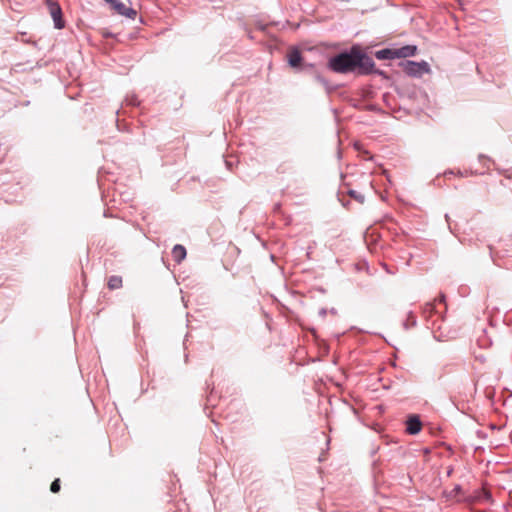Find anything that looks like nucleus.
<instances>
[{
  "label": "nucleus",
  "mask_w": 512,
  "mask_h": 512,
  "mask_svg": "<svg viewBox=\"0 0 512 512\" xmlns=\"http://www.w3.org/2000/svg\"><path fill=\"white\" fill-rule=\"evenodd\" d=\"M327 67L339 74L367 76L374 70V61L359 44H354L349 49L330 57Z\"/></svg>",
  "instance_id": "obj_1"
},
{
  "label": "nucleus",
  "mask_w": 512,
  "mask_h": 512,
  "mask_svg": "<svg viewBox=\"0 0 512 512\" xmlns=\"http://www.w3.org/2000/svg\"><path fill=\"white\" fill-rule=\"evenodd\" d=\"M403 71L411 77H422L430 71V66L427 62H415L411 60H403L399 63Z\"/></svg>",
  "instance_id": "obj_2"
},
{
  "label": "nucleus",
  "mask_w": 512,
  "mask_h": 512,
  "mask_svg": "<svg viewBox=\"0 0 512 512\" xmlns=\"http://www.w3.org/2000/svg\"><path fill=\"white\" fill-rule=\"evenodd\" d=\"M47 8L50 16L53 19L54 27L56 29H62L65 27V21L63 19L62 8L60 5L52 0H47Z\"/></svg>",
  "instance_id": "obj_3"
},
{
  "label": "nucleus",
  "mask_w": 512,
  "mask_h": 512,
  "mask_svg": "<svg viewBox=\"0 0 512 512\" xmlns=\"http://www.w3.org/2000/svg\"><path fill=\"white\" fill-rule=\"evenodd\" d=\"M422 422L416 414H411L406 420V432L410 435H416L421 431Z\"/></svg>",
  "instance_id": "obj_4"
},
{
  "label": "nucleus",
  "mask_w": 512,
  "mask_h": 512,
  "mask_svg": "<svg viewBox=\"0 0 512 512\" xmlns=\"http://www.w3.org/2000/svg\"><path fill=\"white\" fill-rule=\"evenodd\" d=\"M287 60L292 68H299L303 60L301 51L297 47H293L287 54Z\"/></svg>",
  "instance_id": "obj_5"
},
{
  "label": "nucleus",
  "mask_w": 512,
  "mask_h": 512,
  "mask_svg": "<svg viewBox=\"0 0 512 512\" xmlns=\"http://www.w3.org/2000/svg\"><path fill=\"white\" fill-rule=\"evenodd\" d=\"M115 11L121 15V16H125L127 18H130V19H134L137 15V12L135 9L131 8V7H127L124 3L122 2H119L116 4L115 6Z\"/></svg>",
  "instance_id": "obj_6"
},
{
  "label": "nucleus",
  "mask_w": 512,
  "mask_h": 512,
  "mask_svg": "<svg viewBox=\"0 0 512 512\" xmlns=\"http://www.w3.org/2000/svg\"><path fill=\"white\" fill-rule=\"evenodd\" d=\"M417 51V47L414 45H405L400 48L396 49V57L397 59L400 58H407L414 56Z\"/></svg>",
  "instance_id": "obj_7"
},
{
  "label": "nucleus",
  "mask_w": 512,
  "mask_h": 512,
  "mask_svg": "<svg viewBox=\"0 0 512 512\" xmlns=\"http://www.w3.org/2000/svg\"><path fill=\"white\" fill-rule=\"evenodd\" d=\"M375 57L379 60H392L397 59L396 49L384 48L375 52Z\"/></svg>",
  "instance_id": "obj_8"
},
{
  "label": "nucleus",
  "mask_w": 512,
  "mask_h": 512,
  "mask_svg": "<svg viewBox=\"0 0 512 512\" xmlns=\"http://www.w3.org/2000/svg\"><path fill=\"white\" fill-rule=\"evenodd\" d=\"M173 259L180 263L186 257V249L180 244H176L172 249Z\"/></svg>",
  "instance_id": "obj_9"
},
{
  "label": "nucleus",
  "mask_w": 512,
  "mask_h": 512,
  "mask_svg": "<svg viewBox=\"0 0 512 512\" xmlns=\"http://www.w3.org/2000/svg\"><path fill=\"white\" fill-rule=\"evenodd\" d=\"M314 79L323 85V87L325 88V90L328 94L332 93L335 90V86L331 85L330 82L325 77H323L320 73L315 72Z\"/></svg>",
  "instance_id": "obj_10"
},
{
  "label": "nucleus",
  "mask_w": 512,
  "mask_h": 512,
  "mask_svg": "<svg viewBox=\"0 0 512 512\" xmlns=\"http://www.w3.org/2000/svg\"><path fill=\"white\" fill-rule=\"evenodd\" d=\"M122 286V278L120 276L113 275L108 280V287L110 289H118Z\"/></svg>",
  "instance_id": "obj_11"
},
{
  "label": "nucleus",
  "mask_w": 512,
  "mask_h": 512,
  "mask_svg": "<svg viewBox=\"0 0 512 512\" xmlns=\"http://www.w3.org/2000/svg\"><path fill=\"white\" fill-rule=\"evenodd\" d=\"M417 321L416 317L414 316L413 312L410 311L407 315L406 321L403 323V326L405 329H409L410 327L416 326Z\"/></svg>",
  "instance_id": "obj_12"
},
{
  "label": "nucleus",
  "mask_w": 512,
  "mask_h": 512,
  "mask_svg": "<svg viewBox=\"0 0 512 512\" xmlns=\"http://www.w3.org/2000/svg\"><path fill=\"white\" fill-rule=\"evenodd\" d=\"M434 313H438L436 311L435 303H426L423 308V314L425 317L431 316Z\"/></svg>",
  "instance_id": "obj_13"
},
{
  "label": "nucleus",
  "mask_w": 512,
  "mask_h": 512,
  "mask_svg": "<svg viewBox=\"0 0 512 512\" xmlns=\"http://www.w3.org/2000/svg\"><path fill=\"white\" fill-rule=\"evenodd\" d=\"M348 194L354 198L355 200H357L358 202L360 203H363L364 202V195H362L361 193L357 192L356 190H349L348 191Z\"/></svg>",
  "instance_id": "obj_14"
},
{
  "label": "nucleus",
  "mask_w": 512,
  "mask_h": 512,
  "mask_svg": "<svg viewBox=\"0 0 512 512\" xmlns=\"http://www.w3.org/2000/svg\"><path fill=\"white\" fill-rule=\"evenodd\" d=\"M50 490L52 493H57L60 490V479H55L50 486Z\"/></svg>",
  "instance_id": "obj_15"
},
{
  "label": "nucleus",
  "mask_w": 512,
  "mask_h": 512,
  "mask_svg": "<svg viewBox=\"0 0 512 512\" xmlns=\"http://www.w3.org/2000/svg\"><path fill=\"white\" fill-rule=\"evenodd\" d=\"M371 74H377V75H379V76H381V77H383L385 79L389 78L385 71L380 70V69H376L375 67H374V70L371 72Z\"/></svg>",
  "instance_id": "obj_16"
},
{
  "label": "nucleus",
  "mask_w": 512,
  "mask_h": 512,
  "mask_svg": "<svg viewBox=\"0 0 512 512\" xmlns=\"http://www.w3.org/2000/svg\"><path fill=\"white\" fill-rule=\"evenodd\" d=\"M119 2H120L119 0H112V1H108L107 3H109L111 5V7L115 10V6Z\"/></svg>",
  "instance_id": "obj_17"
},
{
  "label": "nucleus",
  "mask_w": 512,
  "mask_h": 512,
  "mask_svg": "<svg viewBox=\"0 0 512 512\" xmlns=\"http://www.w3.org/2000/svg\"><path fill=\"white\" fill-rule=\"evenodd\" d=\"M326 314H327V310H326L325 308H321V309L319 310V315H320L321 317H323V318H324V317L326 316Z\"/></svg>",
  "instance_id": "obj_18"
},
{
  "label": "nucleus",
  "mask_w": 512,
  "mask_h": 512,
  "mask_svg": "<svg viewBox=\"0 0 512 512\" xmlns=\"http://www.w3.org/2000/svg\"><path fill=\"white\" fill-rule=\"evenodd\" d=\"M439 302L440 303H445V296L443 294L440 295Z\"/></svg>",
  "instance_id": "obj_19"
},
{
  "label": "nucleus",
  "mask_w": 512,
  "mask_h": 512,
  "mask_svg": "<svg viewBox=\"0 0 512 512\" xmlns=\"http://www.w3.org/2000/svg\"><path fill=\"white\" fill-rule=\"evenodd\" d=\"M484 498H485L486 500H489V499L491 498L490 493H488V492H484Z\"/></svg>",
  "instance_id": "obj_20"
},
{
  "label": "nucleus",
  "mask_w": 512,
  "mask_h": 512,
  "mask_svg": "<svg viewBox=\"0 0 512 512\" xmlns=\"http://www.w3.org/2000/svg\"><path fill=\"white\" fill-rule=\"evenodd\" d=\"M225 163H226L228 169L232 168V163L230 161L226 160Z\"/></svg>",
  "instance_id": "obj_21"
},
{
  "label": "nucleus",
  "mask_w": 512,
  "mask_h": 512,
  "mask_svg": "<svg viewBox=\"0 0 512 512\" xmlns=\"http://www.w3.org/2000/svg\"><path fill=\"white\" fill-rule=\"evenodd\" d=\"M130 104L131 105H137L138 101L136 99H133V100L130 101Z\"/></svg>",
  "instance_id": "obj_22"
},
{
  "label": "nucleus",
  "mask_w": 512,
  "mask_h": 512,
  "mask_svg": "<svg viewBox=\"0 0 512 512\" xmlns=\"http://www.w3.org/2000/svg\"><path fill=\"white\" fill-rule=\"evenodd\" d=\"M487 157L484 156V155H479V160L481 161L482 159H486Z\"/></svg>",
  "instance_id": "obj_23"
},
{
  "label": "nucleus",
  "mask_w": 512,
  "mask_h": 512,
  "mask_svg": "<svg viewBox=\"0 0 512 512\" xmlns=\"http://www.w3.org/2000/svg\"><path fill=\"white\" fill-rule=\"evenodd\" d=\"M306 67L312 68V67H314V65L313 64H308V65H306Z\"/></svg>",
  "instance_id": "obj_24"
},
{
  "label": "nucleus",
  "mask_w": 512,
  "mask_h": 512,
  "mask_svg": "<svg viewBox=\"0 0 512 512\" xmlns=\"http://www.w3.org/2000/svg\"><path fill=\"white\" fill-rule=\"evenodd\" d=\"M445 218L447 221H449V216L447 214L445 215Z\"/></svg>",
  "instance_id": "obj_25"
}]
</instances>
